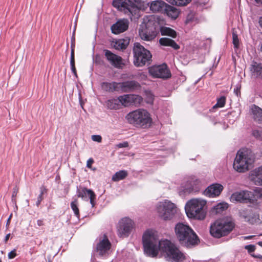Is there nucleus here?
Instances as JSON below:
<instances>
[{"instance_id":"1","label":"nucleus","mask_w":262,"mask_h":262,"mask_svg":"<svg viewBox=\"0 0 262 262\" xmlns=\"http://www.w3.org/2000/svg\"><path fill=\"white\" fill-rule=\"evenodd\" d=\"M166 239L159 240L157 232L147 230L143 234L142 243L145 252L149 256H157L161 250V243Z\"/></svg>"},{"instance_id":"2","label":"nucleus","mask_w":262,"mask_h":262,"mask_svg":"<svg viewBox=\"0 0 262 262\" xmlns=\"http://www.w3.org/2000/svg\"><path fill=\"white\" fill-rule=\"evenodd\" d=\"M175 232L180 243L188 248L197 245L199 242L197 235L186 224L178 223L175 227Z\"/></svg>"},{"instance_id":"3","label":"nucleus","mask_w":262,"mask_h":262,"mask_svg":"<svg viewBox=\"0 0 262 262\" xmlns=\"http://www.w3.org/2000/svg\"><path fill=\"white\" fill-rule=\"evenodd\" d=\"M254 162V156L252 151L248 148H242L236 154L233 167L235 171L243 173L249 170Z\"/></svg>"},{"instance_id":"4","label":"nucleus","mask_w":262,"mask_h":262,"mask_svg":"<svg viewBox=\"0 0 262 262\" xmlns=\"http://www.w3.org/2000/svg\"><path fill=\"white\" fill-rule=\"evenodd\" d=\"M206 201L202 199H192L187 202L185 209L189 218L199 220H204L206 215Z\"/></svg>"},{"instance_id":"5","label":"nucleus","mask_w":262,"mask_h":262,"mask_svg":"<svg viewBox=\"0 0 262 262\" xmlns=\"http://www.w3.org/2000/svg\"><path fill=\"white\" fill-rule=\"evenodd\" d=\"M160 253L168 262H182L186 259L184 253L170 241L167 239L161 243Z\"/></svg>"},{"instance_id":"6","label":"nucleus","mask_w":262,"mask_h":262,"mask_svg":"<svg viewBox=\"0 0 262 262\" xmlns=\"http://www.w3.org/2000/svg\"><path fill=\"white\" fill-rule=\"evenodd\" d=\"M125 118L129 124L137 127L147 128L152 123L150 114L143 108H139L129 113Z\"/></svg>"},{"instance_id":"7","label":"nucleus","mask_w":262,"mask_h":262,"mask_svg":"<svg viewBox=\"0 0 262 262\" xmlns=\"http://www.w3.org/2000/svg\"><path fill=\"white\" fill-rule=\"evenodd\" d=\"M142 98L138 95L126 94L120 96L117 98L109 100L107 102L108 107L110 109H117L119 103L124 106L132 105H139L142 101Z\"/></svg>"},{"instance_id":"8","label":"nucleus","mask_w":262,"mask_h":262,"mask_svg":"<svg viewBox=\"0 0 262 262\" xmlns=\"http://www.w3.org/2000/svg\"><path fill=\"white\" fill-rule=\"evenodd\" d=\"M233 228V223L226 219H220L211 224L210 233L216 238H220L229 234Z\"/></svg>"},{"instance_id":"9","label":"nucleus","mask_w":262,"mask_h":262,"mask_svg":"<svg viewBox=\"0 0 262 262\" xmlns=\"http://www.w3.org/2000/svg\"><path fill=\"white\" fill-rule=\"evenodd\" d=\"M133 53L134 63L136 67H142L146 64H150L152 57L150 52L139 43H134Z\"/></svg>"},{"instance_id":"10","label":"nucleus","mask_w":262,"mask_h":262,"mask_svg":"<svg viewBox=\"0 0 262 262\" xmlns=\"http://www.w3.org/2000/svg\"><path fill=\"white\" fill-rule=\"evenodd\" d=\"M156 211L160 219L169 221L174 217L177 212V207L171 201L165 200L157 204Z\"/></svg>"},{"instance_id":"11","label":"nucleus","mask_w":262,"mask_h":262,"mask_svg":"<svg viewBox=\"0 0 262 262\" xmlns=\"http://www.w3.org/2000/svg\"><path fill=\"white\" fill-rule=\"evenodd\" d=\"M139 34L140 38L145 41H151L156 35L155 22L148 17L144 18L139 29Z\"/></svg>"},{"instance_id":"12","label":"nucleus","mask_w":262,"mask_h":262,"mask_svg":"<svg viewBox=\"0 0 262 262\" xmlns=\"http://www.w3.org/2000/svg\"><path fill=\"white\" fill-rule=\"evenodd\" d=\"M134 227V221L129 217L121 219L118 222L117 229V234L120 237L128 236Z\"/></svg>"},{"instance_id":"13","label":"nucleus","mask_w":262,"mask_h":262,"mask_svg":"<svg viewBox=\"0 0 262 262\" xmlns=\"http://www.w3.org/2000/svg\"><path fill=\"white\" fill-rule=\"evenodd\" d=\"M148 71L154 78L167 79L171 76L170 72L165 63L152 66L149 68Z\"/></svg>"},{"instance_id":"14","label":"nucleus","mask_w":262,"mask_h":262,"mask_svg":"<svg viewBox=\"0 0 262 262\" xmlns=\"http://www.w3.org/2000/svg\"><path fill=\"white\" fill-rule=\"evenodd\" d=\"M112 5L118 10L130 17L133 16V10L135 9V5L130 0H113Z\"/></svg>"},{"instance_id":"15","label":"nucleus","mask_w":262,"mask_h":262,"mask_svg":"<svg viewBox=\"0 0 262 262\" xmlns=\"http://www.w3.org/2000/svg\"><path fill=\"white\" fill-rule=\"evenodd\" d=\"M201 187V181L194 177H191L182 184L181 188L184 193H190L199 191Z\"/></svg>"},{"instance_id":"16","label":"nucleus","mask_w":262,"mask_h":262,"mask_svg":"<svg viewBox=\"0 0 262 262\" xmlns=\"http://www.w3.org/2000/svg\"><path fill=\"white\" fill-rule=\"evenodd\" d=\"M111 247V243L104 235L96 245V252L100 256L106 257L110 254Z\"/></svg>"},{"instance_id":"17","label":"nucleus","mask_w":262,"mask_h":262,"mask_svg":"<svg viewBox=\"0 0 262 262\" xmlns=\"http://www.w3.org/2000/svg\"><path fill=\"white\" fill-rule=\"evenodd\" d=\"M104 52L107 60L114 67L120 69L124 65L121 57L114 54L108 50H104Z\"/></svg>"},{"instance_id":"18","label":"nucleus","mask_w":262,"mask_h":262,"mask_svg":"<svg viewBox=\"0 0 262 262\" xmlns=\"http://www.w3.org/2000/svg\"><path fill=\"white\" fill-rule=\"evenodd\" d=\"M241 216L245 221L251 224H254L260 222L259 214L252 210H243L240 212Z\"/></svg>"},{"instance_id":"19","label":"nucleus","mask_w":262,"mask_h":262,"mask_svg":"<svg viewBox=\"0 0 262 262\" xmlns=\"http://www.w3.org/2000/svg\"><path fill=\"white\" fill-rule=\"evenodd\" d=\"M251 192L247 190H242L233 193L230 197V201L232 203H245L250 200Z\"/></svg>"},{"instance_id":"20","label":"nucleus","mask_w":262,"mask_h":262,"mask_svg":"<svg viewBox=\"0 0 262 262\" xmlns=\"http://www.w3.org/2000/svg\"><path fill=\"white\" fill-rule=\"evenodd\" d=\"M77 194L78 197L81 198L84 200L88 201V196L90 199V203L92 207H93L95 204L96 194L94 192L91 190L86 188H82L81 190L77 189Z\"/></svg>"},{"instance_id":"21","label":"nucleus","mask_w":262,"mask_h":262,"mask_svg":"<svg viewBox=\"0 0 262 262\" xmlns=\"http://www.w3.org/2000/svg\"><path fill=\"white\" fill-rule=\"evenodd\" d=\"M129 21L127 19H119L111 26L112 32L114 34H119L125 31L128 28Z\"/></svg>"},{"instance_id":"22","label":"nucleus","mask_w":262,"mask_h":262,"mask_svg":"<svg viewBox=\"0 0 262 262\" xmlns=\"http://www.w3.org/2000/svg\"><path fill=\"white\" fill-rule=\"evenodd\" d=\"M119 91L124 93L133 92L140 88V84L134 81H126L122 82H119Z\"/></svg>"},{"instance_id":"23","label":"nucleus","mask_w":262,"mask_h":262,"mask_svg":"<svg viewBox=\"0 0 262 262\" xmlns=\"http://www.w3.org/2000/svg\"><path fill=\"white\" fill-rule=\"evenodd\" d=\"M223 190V186L219 183L209 185L205 190L204 194L209 198L218 196Z\"/></svg>"},{"instance_id":"24","label":"nucleus","mask_w":262,"mask_h":262,"mask_svg":"<svg viewBox=\"0 0 262 262\" xmlns=\"http://www.w3.org/2000/svg\"><path fill=\"white\" fill-rule=\"evenodd\" d=\"M250 179L255 185L262 186V165L251 171Z\"/></svg>"},{"instance_id":"25","label":"nucleus","mask_w":262,"mask_h":262,"mask_svg":"<svg viewBox=\"0 0 262 262\" xmlns=\"http://www.w3.org/2000/svg\"><path fill=\"white\" fill-rule=\"evenodd\" d=\"M167 4L160 0L152 1L150 4V9L154 12H161L163 13L166 9Z\"/></svg>"},{"instance_id":"26","label":"nucleus","mask_w":262,"mask_h":262,"mask_svg":"<svg viewBox=\"0 0 262 262\" xmlns=\"http://www.w3.org/2000/svg\"><path fill=\"white\" fill-rule=\"evenodd\" d=\"M250 70L253 77L262 79V63L253 62Z\"/></svg>"},{"instance_id":"27","label":"nucleus","mask_w":262,"mask_h":262,"mask_svg":"<svg viewBox=\"0 0 262 262\" xmlns=\"http://www.w3.org/2000/svg\"><path fill=\"white\" fill-rule=\"evenodd\" d=\"M251 111L253 119L258 122H262V109L253 104L251 107Z\"/></svg>"},{"instance_id":"28","label":"nucleus","mask_w":262,"mask_h":262,"mask_svg":"<svg viewBox=\"0 0 262 262\" xmlns=\"http://www.w3.org/2000/svg\"><path fill=\"white\" fill-rule=\"evenodd\" d=\"M129 40L128 39L121 38L113 42V46L116 50H123L126 48Z\"/></svg>"},{"instance_id":"29","label":"nucleus","mask_w":262,"mask_h":262,"mask_svg":"<svg viewBox=\"0 0 262 262\" xmlns=\"http://www.w3.org/2000/svg\"><path fill=\"white\" fill-rule=\"evenodd\" d=\"M163 13L166 14V15L171 19H175L178 17L179 15V11L176 8L167 5L166 9L164 10Z\"/></svg>"},{"instance_id":"30","label":"nucleus","mask_w":262,"mask_h":262,"mask_svg":"<svg viewBox=\"0 0 262 262\" xmlns=\"http://www.w3.org/2000/svg\"><path fill=\"white\" fill-rule=\"evenodd\" d=\"M119 82H103L101 84L102 89L107 92L119 91Z\"/></svg>"},{"instance_id":"31","label":"nucleus","mask_w":262,"mask_h":262,"mask_svg":"<svg viewBox=\"0 0 262 262\" xmlns=\"http://www.w3.org/2000/svg\"><path fill=\"white\" fill-rule=\"evenodd\" d=\"M159 43L162 46L171 47L174 50H178L180 48V46L173 40L169 38L163 37L160 38Z\"/></svg>"},{"instance_id":"32","label":"nucleus","mask_w":262,"mask_h":262,"mask_svg":"<svg viewBox=\"0 0 262 262\" xmlns=\"http://www.w3.org/2000/svg\"><path fill=\"white\" fill-rule=\"evenodd\" d=\"M229 205L228 204L225 202L219 203L212 208L211 212L213 214L221 213L222 212L226 210Z\"/></svg>"},{"instance_id":"33","label":"nucleus","mask_w":262,"mask_h":262,"mask_svg":"<svg viewBox=\"0 0 262 262\" xmlns=\"http://www.w3.org/2000/svg\"><path fill=\"white\" fill-rule=\"evenodd\" d=\"M160 32L162 35H168L174 38L177 36L176 32L168 27H161L160 28Z\"/></svg>"},{"instance_id":"34","label":"nucleus","mask_w":262,"mask_h":262,"mask_svg":"<svg viewBox=\"0 0 262 262\" xmlns=\"http://www.w3.org/2000/svg\"><path fill=\"white\" fill-rule=\"evenodd\" d=\"M127 172L126 170H120L116 172L112 177V180L114 182H117L125 178L127 176Z\"/></svg>"},{"instance_id":"35","label":"nucleus","mask_w":262,"mask_h":262,"mask_svg":"<svg viewBox=\"0 0 262 262\" xmlns=\"http://www.w3.org/2000/svg\"><path fill=\"white\" fill-rule=\"evenodd\" d=\"M78 201L77 199L74 200L73 201H72L71 203V207L73 211L75 216L77 217H79V209L78 207Z\"/></svg>"},{"instance_id":"36","label":"nucleus","mask_w":262,"mask_h":262,"mask_svg":"<svg viewBox=\"0 0 262 262\" xmlns=\"http://www.w3.org/2000/svg\"><path fill=\"white\" fill-rule=\"evenodd\" d=\"M70 66L72 72L75 75H76V68L75 66L74 50L73 48L72 49L71 52Z\"/></svg>"},{"instance_id":"37","label":"nucleus","mask_w":262,"mask_h":262,"mask_svg":"<svg viewBox=\"0 0 262 262\" xmlns=\"http://www.w3.org/2000/svg\"><path fill=\"white\" fill-rule=\"evenodd\" d=\"M226 102V98L224 96H222L217 100V103L212 107V110H214L217 107H223L224 106Z\"/></svg>"},{"instance_id":"38","label":"nucleus","mask_w":262,"mask_h":262,"mask_svg":"<svg viewBox=\"0 0 262 262\" xmlns=\"http://www.w3.org/2000/svg\"><path fill=\"white\" fill-rule=\"evenodd\" d=\"M232 39L234 48L235 49H238L239 47V40L237 34L234 33H233L232 34Z\"/></svg>"},{"instance_id":"39","label":"nucleus","mask_w":262,"mask_h":262,"mask_svg":"<svg viewBox=\"0 0 262 262\" xmlns=\"http://www.w3.org/2000/svg\"><path fill=\"white\" fill-rule=\"evenodd\" d=\"M168 3L172 5H176L177 6H182L184 4L182 0H166Z\"/></svg>"},{"instance_id":"40","label":"nucleus","mask_w":262,"mask_h":262,"mask_svg":"<svg viewBox=\"0 0 262 262\" xmlns=\"http://www.w3.org/2000/svg\"><path fill=\"white\" fill-rule=\"evenodd\" d=\"M92 140L94 141L100 143L102 141V137L100 135H94L92 136Z\"/></svg>"},{"instance_id":"41","label":"nucleus","mask_w":262,"mask_h":262,"mask_svg":"<svg viewBox=\"0 0 262 262\" xmlns=\"http://www.w3.org/2000/svg\"><path fill=\"white\" fill-rule=\"evenodd\" d=\"M16 256V250L13 249L10 251L8 254V257L9 259H13Z\"/></svg>"},{"instance_id":"42","label":"nucleus","mask_w":262,"mask_h":262,"mask_svg":"<svg viewBox=\"0 0 262 262\" xmlns=\"http://www.w3.org/2000/svg\"><path fill=\"white\" fill-rule=\"evenodd\" d=\"M245 249L248 250V252L251 253L255 250V246L252 245H247L245 246Z\"/></svg>"},{"instance_id":"43","label":"nucleus","mask_w":262,"mask_h":262,"mask_svg":"<svg viewBox=\"0 0 262 262\" xmlns=\"http://www.w3.org/2000/svg\"><path fill=\"white\" fill-rule=\"evenodd\" d=\"M117 146L119 148L127 147L128 146V143L127 142L120 143L117 145Z\"/></svg>"},{"instance_id":"44","label":"nucleus","mask_w":262,"mask_h":262,"mask_svg":"<svg viewBox=\"0 0 262 262\" xmlns=\"http://www.w3.org/2000/svg\"><path fill=\"white\" fill-rule=\"evenodd\" d=\"M234 93L235 95L237 96H238L240 95L241 92H240V87L238 85H236L234 88Z\"/></svg>"},{"instance_id":"45","label":"nucleus","mask_w":262,"mask_h":262,"mask_svg":"<svg viewBox=\"0 0 262 262\" xmlns=\"http://www.w3.org/2000/svg\"><path fill=\"white\" fill-rule=\"evenodd\" d=\"M94 163V160L92 158H90L86 162V167L90 168L92 167V164Z\"/></svg>"},{"instance_id":"46","label":"nucleus","mask_w":262,"mask_h":262,"mask_svg":"<svg viewBox=\"0 0 262 262\" xmlns=\"http://www.w3.org/2000/svg\"><path fill=\"white\" fill-rule=\"evenodd\" d=\"M42 200V197L41 196H39V195L37 198V201L36 202V205L37 206H39V205H40Z\"/></svg>"},{"instance_id":"47","label":"nucleus","mask_w":262,"mask_h":262,"mask_svg":"<svg viewBox=\"0 0 262 262\" xmlns=\"http://www.w3.org/2000/svg\"><path fill=\"white\" fill-rule=\"evenodd\" d=\"M12 216V214H11L10 215V216H9V217H8V220H7V223H6V226L7 228H8V227H9V224H10V220H11V219Z\"/></svg>"},{"instance_id":"48","label":"nucleus","mask_w":262,"mask_h":262,"mask_svg":"<svg viewBox=\"0 0 262 262\" xmlns=\"http://www.w3.org/2000/svg\"><path fill=\"white\" fill-rule=\"evenodd\" d=\"M37 224L38 226H42L44 225L43 220H38L37 221Z\"/></svg>"},{"instance_id":"49","label":"nucleus","mask_w":262,"mask_h":262,"mask_svg":"<svg viewBox=\"0 0 262 262\" xmlns=\"http://www.w3.org/2000/svg\"><path fill=\"white\" fill-rule=\"evenodd\" d=\"M46 191V189L43 187H41L40 188V193L39 194V196L42 197V195L44 193V192Z\"/></svg>"},{"instance_id":"50","label":"nucleus","mask_w":262,"mask_h":262,"mask_svg":"<svg viewBox=\"0 0 262 262\" xmlns=\"http://www.w3.org/2000/svg\"><path fill=\"white\" fill-rule=\"evenodd\" d=\"M17 191H18V190L17 189H15L14 190L13 193H12V198H13L16 196Z\"/></svg>"},{"instance_id":"51","label":"nucleus","mask_w":262,"mask_h":262,"mask_svg":"<svg viewBox=\"0 0 262 262\" xmlns=\"http://www.w3.org/2000/svg\"><path fill=\"white\" fill-rule=\"evenodd\" d=\"M10 233L7 234L6 235V236L5 237V239H4L5 243H6L8 241V239H9V238L10 237Z\"/></svg>"},{"instance_id":"52","label":"nucleus","mask_w":262,"mask_h":262,"mask_svg":"<svg viewBox=\"0 0 262 262\" xmlns=\"http://www.w3.org/2000/svg\"><path fill=\"white\" fill-rule=\"evenodd\" d=\"M257 191L260 195L262 196V188H259Z\"/></svg>"},{"instance_id":"53","label":"nucleus","mask_w":262,"mask_h":262,"mask_svg":"<svg viewBox=\"0 0 262 262\" xmlns=\"http://www.w3.org/2000/svg\"><path fill=\"white\" fill-rule=\"evenodd\" d=\"M259 24L260 26L262 28V16L260 17L259 19Z\"/></svg>"},{"instance_id":"54","label":"nucleus","mask_w":262,"mask_h":262,"mask_svg":"<svg viewBox=\"0 0 262 262\" xmlns=\"http://www.w3.org/2000/svg\"><path fill=\"white\" fill-rule=\"evenodd\" d=\"M256 3L262 4V0H254Z\"/></svg>"},{"instance_id":"55","label":"nucleus","mask_w":262,"mask_h":262,"mask_svg":"<svg viewBox=\"0 0 262 262\" xmlns=\"http://www.w3.org/2000/svg\"><path fill=\"white\" fill-rule=\"evenodd\" d=\"M252 237V236H247L245 237V239H249L251 238Z\"/></svg>"},{"instance_id":"56","label":"nucleus","mask_w":262,"mask_h":262,"mask_svg":"<svg viewBox=\"0 0 262 262\" xmlns=\"http://www.w3.org/2000/svg\"><path fill=\"white\" fill-rule=\"evenodd\" d=\"M258 245L262 247V242H258Z\"/></svg>"},{"instance_id":"57","label":"nucleus","mask_w":262,"mask_h":262,"mask_svg":"<svg viewBox=\"0 0 262 262\" xmlns=\"http://www.w3.org/2000/svg\"><path fill=\"white\" fill-rule=\"evenodd\" d=\"M253 257H259V258H261L262 257L261 256H256V255H252Z\"/></svg>"},{"instance_id":"58","label":"nucleus","mask_w":262,"mask_h":262,"mask_svg":"<svg viewBox=\"0 0 262 262\" xmlns=\"http://www.w3.org/2000/svg\"><path fill=\"white\" fill-rule=\"evenodd\" d=\"M26 203H27L28 205H29V200H26Z\"/></svg>"},{"instance_id":"59","label":"nucleus","mask_w":262,"mask_h":262,"mask_svg":"<svg viewBox=\"0 0 262 262\" xmlns=\"http://www.w3.org/2000/svg\"><path fill=\"white\" fill-rule=\"evenodd\" d=\"M134 1H135V2H137V0H134Z\"/></svg>"},{"instance_id":"60","label":"nucleus","mask_w":262,"mask_h":262,"mask_svg":"<svg viewBox=\"0 0 262 262\" xmlns=\"http://www.w3.org/2000/svg\"><path fill=\"white\" fill-rule=\"evenodd\" d=\"M0 262H2V260L1 259H0Z\"/></svg>"}]
</instances>
